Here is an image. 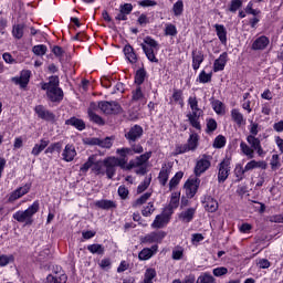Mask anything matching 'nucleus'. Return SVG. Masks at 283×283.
Returning <instances> with one entry per match:
<instances>
[{"label":"nucleus","instance_id":"nucleus-29","mask_svg":"<svg viewBox=\"0 0 283 283\" xmlns=\"http://www.w3.org/2000/svg\"><path fill=\"white\" fill-rule=\"evenodd\" d=\"M103 165L106 169L105 174H106L108 180H112V178H114V176H116V166L113 164L112 160H109V157L104 159Z\"/></svg>","mask_w":283,"mask_h":283},{"label":"nucleus","instance_id":"nucleus-41","mask_svg":"<svg viewBox=\"0 0 283 283\" xmlns=\"http://www.w3.org/2000/svg\"><path fill=\"white\" fill-rule=\"evenodd\" d=\"M151 154H153L151 150H149V151H146V153L137 156L135 158L136 166L137 167H143V166L147 165V163H149V158H151Z\"/></svg>","mask_w":283,"mask_h":283},{"label":"nucleus","instance_id":"nucleus-22","mask_svg":"<svg viewBox=\"0 0 283 283\" xmlns=\"http://www.w3.org/2000/svg\"><path fill=\"white\" fill-rule=\"evenodd\" d=\"M178 218L180 222H184V224H189V222H193V218H196V208H188L181 211L178 214Z\"/></svg>","mask_w":283,"mask_h":283},{"label":"nucleus","instance_id":"nucleus-16","mask_svg":"<svg viewBox=\"0 0 283 283\" xmlns=\"http://www.w3.org/2000/svg\"><path fill=\"white\" fill-rule=\"evenodd\" d=\"M61 159L64 163H73L74 158H76V147H74L72 144H66L64 149L62 150Z\"/></svg>","mask_w":283,"mask_h":283},{"label":"nucleus","instance_id":"nucleus-44","mask_svg":"<svg viewBox=\"0 0 283 283\" xmlns=\"http://www.w3.org/2000/svg\"><path fill=\"white\" fill-rule=\"evenodd\" d=\"M87 114H88L90 120L92 123H95V125H99V126L105 125V119H103V117H101V115L94 113V111L88 109Z\"/></svg>","mask_w":283,"mask_h":283},{"label":"nucleus","instance_id":"nucleus-53","mask_svg":"<svg viewBox=\"0 0 283 283\" xmlns=\"http://www.w3.org/2000/svg\"><path fill=\"white\" fill-rule=\"evenodd\" d=\"M172 12L175 17H180L182 12H185V2L182 0H178L176 3H174Z\"/></svg>","mask_w":283,"mask_h":283},{"label":"nucleus","instance_id":"nucleus-50","mask_svg":"<svg viewBox=\"0 0 283 283\" xmlns=\"http://www.w3.org/2000/svg\"><path fill=\"white\" fill-rule=\"evenodd\" d=\"M244 174H247V170H244V167L242 165H237L234 168V182H242V179L244 178Z\"/></svg>","mask_w":283,"mask_h":283},{"label":"nucleus","instance_id":"nucleus-34","mask_svg":"<svg viewBox=\"0 0 283 283\" xmlns=\"http://www.w3.org/2000/svg\"><path fill=\"white\" fill-rule=\"evenodd\" d=\"M86 249L93 255H105V245L101 243L88 244Z\"/></svg>","mask_w":283,"mask_h":283},{"label":"nucleus","instance_id":"nucleus-49","mask_svg":"<svg viewBox=\"0 0 283 283\" xmlns=\"http://www.w3.org/2000/svg\"><path fill=\"white\" fill-rule=\"evenodd\" d=\"M226 146H227V137H224L223 135H218L213 140L212 147L214 149H222Z\"/></svg>","mask_w":283,"mask_h":283},{"label":"nucleus","instance_id":"nucleus-14","mask_svg":"<svg viewBox=\"0 0 283 283\" xmlns=\"http://www.w3.org/2000/svg\"><path fill=\"white\" fill-rule=\"evenodd\" d=\"M201 205L208 213H216L220 208L218 200H216L211 195H203L201 197Z\"/></svg>","mask_w":283,"mask_h":283},{"label":"nucleus","instance_id":"nucleus-36","mask_svg":"<svg viewBox=\"0 0 283 283\" xmlns=\"http://www.w3.org/2000/svg\"><path fill=\"white\" fill-rule=\"evenodd\" d=\"M165 224H169V219L164 217V214H157L154 222L151 223L153 229H163Z\"/></svg>","mask_w":283,"mask_h":283},{"label":"nucleus","instance_id":"nucleus-12","mask_svg":"<svg viewBox=\"0 0 283 283\" xmlns=\"http://www.w3.org/2000/svg\"><path fill=\"white\" fill-rule=\"evenodd\" d=\"M200 178L193 177L188 178L184 185V189H186L187 198H195L196 193H198V189H200Z\"/></svg>","mask_w":283,"mask_h":283},{"label":"nucleus","instance_id":"nucleus-27","mask_svg":"<svg viewBox=\"0 0 283 283\" xmlns=\"http://www.w3.org/2000/svg\"><path fill=\"white\" fill-rule=\"evenodd\" d=\"M95 207L97 209H103L104 211H109V209H116L117 205L114 202V200L102 199L95 201Z\"/></svg>","mask_w":283,"mask_h":283},{"label":"nucleus","instance_id":"nucleus-63","mask_svg":"<svg viewBox=\"0 0 283 283\" xmlns=\"http://www.w3.org/2000/svg\"><path fill=\"white\" fill-rule=\"evenodd\" d=\"M11 262H14V255H0V266H8Z\"/></svg>","mask_w":283,"mask_h":283},{"label":"nucleus","instance_id":"nucleus-61","mask_svg":"<svg viewBox=\"0 0 283 283\" xmlns=\"http://www.w3.org/2000/svg\"><path fill=\"white\" fill-rule=\"evenodd\" d=\"M149 198H151V192H145L135 200V207H140V205H145V202H147Z\"/></svg>","mask_w":283,"mask_h":283},{"label":"nucleus","instance_id":"nucleus-38","mask_svg":"<svg viewBox=\"0 0 283 283\" xmlns=\"http://www.w3.org/2000/svg\"><path fill=\"white\" fill-rule=\"evenodd\" d=\"M51 52L54 54L55 59L59 60V63H65V50H63V46L53 45Z\"/></svg>","mask_w":283,"mask_h":283},{"label":"nucleus","instance_id":"nucleus-11","mask_svg":"<svg viewBox=\"0 0 283 283\" xmlns=\"http://www.w3.org/2000/svg\"><path fill=\"white\" fill-rule=\"evenodd\" d=\"M98 108L101 109V112H103V114L107 115H117L122 114L123 112V106H120V104L115 101H102L98 103Z\"/></svg>","mask_w":283,"mask_h":283},{"label":"nucleus","instance_id":"nucleus-52","mask_svg":"<svg viewBox=\"0 0 283 283\" xmlns=\"http://www.w3.org/2000/svg\"><path fill=\"white\" fill-rule=\"evenodd\" d=\"M189 151H191V149L189 148L188 144H178V145H176L172 155L180 156V155L187 154Z\"/></svg>","mask_w":283,"mask_h":283},{"label":"nucleus","instance_id":"nucleus-43","mask_svg":"<svg viewBox=\"0 0 283 283\" xmlns=\"http://www.w3.org/2000/svg\"><path fill=\"white\" fill-rule=\"evenodd\" d=\"M211 78H213V72L207 73V71L202 70L197 77V82L207 84L211 83Z\"/></svg>","mask_w":283,"mask_h":283},{"label":"nucleus","instance_id":"nucleus-15","mask_svg":"<svg viewBox=\"0 0 283 283\" xmlns=\"http://www.w3.org/2000/svg\"><path fill=\"white\" fill-rule=\"evenodd\" d=\"M171 169H174V164L171 163H165L161 165V169L157 177V180L161 187H167V182H169V176H171Z\"/></svg>","mask_w":283,"mask_h":283},{"label":"nucleus","instance_id":"nucleus-47","mask_svg":"<svg viewBox=\"0 0 283 283\" xmlns=\"http://www.w3.org/2000/svg\"><path fill=\"white\" fill-rule=\"evenodd\" d=\"M168 206H170L172 209H178V207H180V191H175L171 193Z\"/></svg>","mask_w":283,"mask_h":283},{"label":"nucleus","instance_id":"nucleus-20","mask_svg":"<svg viewBox=\"0 0 283 283\" xmlns=\"http://www.w3.org/2000/svg\"><path fill=\"white\" fill-rule=\"evenodd\" d=\"M228 62H229V53L227 52L221 53L219 57L213 62V72L224 71V67H227Z\"/></svg>","mask_w":283,"mask_h":283},{"label":"nucleus","instance_id":"nucleus-58","mask_svg":"<svg viewBox=\"0 0 283 283\" xmlns=\"http://www.w3.org/2000/svg\"><path fill=\"white\" fill-rule=\"evenodd\" d=\"M113 145L112 137L99 138L98 147H102V149H112Z\"/></svg>","mask_w":283,"mask_h":283},{"label":"nucleus","instance_id":"nucleus-57","mask_svg":"<svg viewBox=\"0 0 283 283\" xmlns=\"http://www.w3.org/2000/svg\"><path fill=\"white\" fill-rule=\"evenodd\" d=\"M270 166H271L272 171H277V169L280 167H282V164L280 163V155H277V154L272 155Z\"/></svg>","mask_w":283,"mask_h":283},{"label":"nucleus","instance_id":"nucleus-32","mask_svg":"<svg viewBox=\"0 0 283 283\" xmlns=\"http://www.w3.org/2000/svg\"><path fill=\"white\" fill-rule=\"evenodd\" d=\"M67 274L56 272L55 275L49 274L46 276V283H66Z\"/></svg>","mask_w":283,"mask_h":283},{"label":"nucleus","instance_id":"nucleus-18","mask_svg":"<svg viewBox=\"0 0 283 283\" xmlns=\"http://www.w3.org/2000/svg\"><path fill=\"white\" fill-rule=\"evenodd\" d=\"M191 56H192V70L195 72H198L202 63H205V52L200 50L198 51V49H195L191 52Z\"/></svg>","mask_w":283,"mask_h":283},{"label":"nucleus","instance_id":"nucleus-5","mask_svg":"<svg viewBox=\"0 0 283 283\" xmlns=\"http://www.w3.org/2000/svg\"><path fill=\"white\" fill-rule=\"evenodd\" d=\"M140 48L150 63H158V57H156V53L154 52V50H158L159 48L158 41H156V39L147 35L144 38V43L140 44Z\"/></svg>","mask_w":283,"mask_h":283},{"label":"nucleus","instance_id":"nucleus-17","mask_svg":"<svg viewBox=\"0 0 283 283\" xmlns=\"http://www.w3.org/2000/svg\"><path fill=\"white\" fill-rule=\"evenodd\" d=\"M156 253H158V244H153L150 248H144L138 253V260H140V262H146L147 260H151Z\"/></svg>","mask_w":283,"mask_h":283},{"label":"nucleus","instance_id":"nucleus-56","mask_svg":"<svg viewBox=\"0 0 283 283\" xmlns=\"http://www.w3.org/2000/svg\"><path fill=\"white\" fill-rule=\"evenodd\" d=\"M164 32H165V36H177L178 29L176 28L175 24L168 23L166 24Z\"/></svg>","mask_w":283,"mask_h":283},{"label":"nucleus","instance_id":"nucleus-62","mask_svg":"<svg viewBox=\"0 0 283 283\" xmlns=\"http://www.w3.org/2000/svg\"><path fill=\"white\" fill-rule=\"evenodd\" d=\"M117 193L122 200H127L129 197V189H127L125 185H122L118 187Z\"/></svg>","mask_w":283,"mask_h":283},{"label":"nucleus","instance_id":"nucleus-2","mask_svg":"<svg viewBox=\"0 0 283 283\" xmlns=\"http://www.w3.org/2000/svg\"><path fill=\"white\" fill-rule=\"evenodd\" d=\"M145 148L143 146H133L129 147H122L117 148L116 154L118 157H108L111 161H113L115 167H120V169H125L127 165V156H134L135 154H143Z\"/></svg>","mask_w":283,"mask_h":283},{"label":"nucleus","instance_id":"nucleus-30","mask_svg":"<svg viewBox=\"0 0 283 283\" xmlns=\"http://www.w3.org/2000/svg\"><path fill=\"white\" fill-rule=\"evenodd\" d=\"M50 145V139L42 138L40 139V144H35L31 150L32 156H40L44 149H48Z\"/></svg>","mask_w":283,"mask_h":283},{"label":"nucleus","instance_id":"nucleus-55","mask_svg":"<svg viewBox=\"0 0 283 283\" xmlns=\"http://www.w3.org/2000/svg\"><path fill=\"white\" fill-rule=\"evenodd\" d=\"M155 211H156V207L154 206V201H150L142 210V216H144V218H149V216H151V213H154Z\"/></svg>","mask_w":283,"mask_h":283},{"label":"nucleus","instance_id":"nucleus-4","mask_svg":"<svg viewBox=\"0 0 283 283\" xmlns=\"http://www.w3.org/2000/svg\"><path fill=\"white\" fill-rule=\"evenodd\" d=\"M188 105L190 106V109L192 113H189L187 115V118L189 120V125L193 127V129H197V132H202V124H200V116L205 114V112L198 106V97L190 96L188 98Z\"/></svg>","mask_w":283,"mask_h":283},{"label":"nucleus","instance_id":"nucleus-51","mask_svg":"<svg viewBox=\"0 0 283 283\" xmlns=\"http://www.w3.org/2000/svg\"><path fill=\"white\" fill-rule=\"evenodd\" d=\"M32 52L33 54H35V56H45V54H48V45L45 44L34 45L32 48Z\"/></svg>","mask_w":283,"mask_h":283},{"label":"nucleus","instance_id":"nucleus-54","mask_svg":"<svg viewBox=\"0 0 283 283\" xmlns=\"http://www.w3.org/2000/svg\"><path fill=\"white\" fill-rule=\"evenodd\" d=\"M242 0H231L230 6L228 7V11L232 12V14H235L240 8H242Z\"/></svg>","mask_w":283,"mask_h":283},{"label":"nucleus","instance_id":"nucleus-64","mask_svg":"<svg viewBox=\"0 0 283 283\" xmlns=\"http://www.w3.org/2000/svg\"><path fill=\"white\" fill-rule=\"evenodd\" d=\"M212 273L214 277H222V275H227V273H229V269H227L226 266H219L213 269Z\"/></svg>","mask_w":283,"mask_h":283},{"label":"nucleus","instance_id":"nucleus-9","mask_svg":"<svg viewBox=\"0 0 283 283\" xmlns=\"http://www.w3.org/2000/svg\"><path fill=\"white\" fill-rule=\"evenodd\" d=\"M231 174V157L226 156L221 163L218 165V182L219 185H222L223 182H227V179L229 178Z\"/></svg>","mask_w":283,"mask_h":283},{"label":"nucleus","instance_id":"nucleus-48","mask_svg":"<svg viewBox=\"0 0 283 283\" xmlns=\"http://www.w3.org/2000/svg\"><path fill=\"white\" fill-rule=\"evenodd\" d=\"M23 30H25V24H15L12 29V36L14 39L21 40L23 39Z\"/></svg>","mask_w":283,"mask_h":283},{"label":"nucleus","instance_id":"nucleus-45","mask_svg":"<svg viewBox=\"0 0 283 283\" xmlns=\"http://www.w3.org/2000/svg\"><path fill=\"white\" fill-rule=\"evenodd\" d=\"M196 283H217V282H216V277H213L211 273L203 272L198 276Z\"/></svg>","mask_w":283,"mask_h":283},{"label":"nucleus","instance_id":"nucleus-24","mask_svg":"<svg viewBox=\"0 0 283 283\" xmlns=\"http://www.w3.org/2000/svg\"><path fill=\"white\" fill-rule=\"evenodd\" d=\"M247 143L250 145L251 148H253L254 151L259 156H262L264 154V149L262 148V142H260V138L255 136H247Z\"/></svg>","mask_w":283,"mask_h":283},{"label":"nucleus","instance_id":"nucleus-23","mask_svg":"<svg viewBox=\"0 0 283 283\" xmlns=\"http://www.w3.org/2000/svg\"><path fill=\"white\" fill-rule=\"evenodd\" d=\"M269 43H271V40H269V36L266 35H261L254 40L252 43L251 49L254 51L258 50H266L269 48Z\"/></svg>","mask_w":283,"mask_h":283},{"label":"nucleus","instance_id":"nucleus-21","mask_svg":"<svg viewBox=\"0 0 283 283\" xmlns=\"http://www.w3.org/2000/svg\"><path fill=\"white\" fill-rule=\"evenodd\" d=\"M123 52L127 61L132 63V65L138 63V54L136 53V50H134V46H132V44H125Z\"/></svg>","mask_w":283,"mask_h":283},{"label":"nucleus","instance_id":"nucleus-37","mask_svg":"<svg viewBox=\"0 0 283 283\" xmlns=\"http://www.w3.org/2000/svg\"><path fill=\"white\" fill-rule=\"evenodd\" d=\"M184 177H185L184 171L181 170L177 171L169 181V191H174V189H176V187L180 185V180H182Z\"/></svg>","mask_w":283,"mask_h":283},{"label":"nucleus","instance_id":"nucleus-1","mask_svg":"<svg viewBox=\"0 0 283 283\" xmlns=\"http://www.w3.org/2000/svg\"><path fill=\"white\" fill-rule=\"evenodd\" d=\"M41 90L46 92V98L50 103H54L55 105H60L65 98V93L63 88H61V80L59 75H51L49 77V82L40 83Z\"/></svg>","mask_w":283,"mask_h":283},{"label":"nucleus","instance_id":"nucleus-26","mask_svg":"<svg viewBox=\"0 0 283 283\" xmlns=\"http://www.w3.org/2000/svg\"><path fill=\"white\" fill-rule=\"evenodd\" d=\"M65 125H70L71 127H74L75 129H77V132H83L86 127L85 120L73 116L69 119L65 120Z\"/></svg>","mask_w":283,"mask_h":283},{"label":"nucleus","instance_id":"nucleus-59","mask_svg":"<svg viewBox=\"0 0 283 283\" xmlns=\"http://www.w3.org/2000/svg\"><path fill=\"white\" fill-rule=\"evenodd\" d=\"M240 148H241V151L245 156H249L250 158H253L254 150H253V148H251V146H249V145H247V143L242 142L240 144Z\"/></svg>","mask_w":283,"mask_h":283},{"label":"nucleus","instance_id":"nucleus-39","mask_svg":"<svg viewBox=\"0 0 283 283\" xmlns=\"http://www.w3.org/2000/svg\"><path fill=\"white\" fill-rule=\"evenodd\" d=\"M171 98H172L174 103H178V105H180V107H185V97H184L182 90L174 88Z\"/></svg>","mask_w":283,"mask_h":283},{"label":"nucleus","instance_id":"nucleus-10","mask_svg":"<svg viewBox=\"0 0 283 283\" xmlns=\"http://www.w3.org/2000/svg\"><path fill=\"white\" fill-rule=\"evenodd\" d=\"M167 238V232L159 230L153 231L144 237H140V244H161Z\"/></svg>","mask_w":283,"mask_h":283},{"label":"nucleus","instance_id":"nucleus-6","mask_svg":"<svg viewBox=\"0 0 283 283\" xmlns=\"http://www.w3.org/2000/svg\"><path fill=\"white\" fill-rule=\"evenodd\" d=\"M143 134H145V130L143 129V126H140L138 124H135L128 130H125L124 138H126L128 145H130V147H128V149H132L134 146L143 147V145L136 144V143H138V140H140L143 138Z\"/></svg>","mask_w":283,"mask_h":283},{"label":"nucleus","instance_id":"nucleus-8","mask_svg":"<svg viewBox=\"0 0 283 283\" xmlns=\"http://www.w3.org/2000/svg\"><path fill=\"white\" fill-rule=\"evenodd\" d=\"M213 157H211V155H207L203 154L201 155L195 165V170L193 174L197 178H200V176H202V174H205L206 171H209V169H211V160Z\"/></svg>","mask_w":283,"mask_h":283},{"label":"nucleus","instance_id":"nucleus-28","mask_svg":"<svg viewBox=\"0 0 283 283\" xmlns=\"http://www.w3.org/2000/svg\"><path fill=\"white\" fill-rule=\"evenodd\" d=\"M146 78H147V70H145V67L138 69L134 75V85L143 87V83H145Z\"/></svg>","mask_w":283,"mask_h":283},{"label":"nucleus","instance_id":"nucleus-33","mask_svg":"<svg viewBox=\"0 0 283 283\" xmlns=\"http://www.w3.org/2000/svg\"><path fill=\"white\" fill-rule=\"evenodd\" d=\"M200 143V135L198 133H191L187 140V145L190 148V151H196Z\"/></svg>","mask_w":283,"mask_h":283},{"label":"nucleus","instance_id":"nucleus-42","mask_svg":"<svg viewBox=\"0 0 283 283\" xmlns=\"http://www.w3.org/2000/svg\"><path fill=\"white\" fill-rule=\"evenodd\" d=\"M218 129V122L214 118H207L206 119V134L211 136L213 132Z\"/></svg>","mask_w":283,"mask_h":283},{"label":"nucleus","instance_id":"nucleus-46","mask_svg":"<svg viewBox=\"0 0 283 283\" xmlns=\"http://www.w3.org/2000/svg\"><path fill=\"white\" fill-rule=\"evenodd\" d=\"M157 275H158V273L156 272V269L148 268L144 274V282L154 283V280Z\"/></svg>","mask_w":283,"mask_h":283},{"label":"nucleus","instance_id":"nucleus-13","mask_svg":"<svg viewBox=\"0 0 283 283\" xmlns=\"http://www.w3.org/2000/svg\"><path fill=\"white\" fill-rule=\"evenodd\" d=\"M33 111L41 120H45L46 123H54L56 120V115L41 104L36 105Z\"/></svg>","mask_w":283,"mask_h":283},{"label":"nucleus","instance_id":"nucleus-3","mask_svg":"<svg viewBox=\"0 0 283 283\" xmlns=\"http://www.w3.org/2000/svg\"><path fill=\"white\" fill-rule=\"evenodd\" d=\"M39 209H41V203H39V200H35L28 209L14 212L12 218L17 220V222H24L25 227H32V224H34L33 218L35 213H39Z\"/></svg>","mask_w":283,"mask_h":283},{"label":"nucleus","instance_id":"nucleus-40","mask_svg":"<svg viewBox=\"0 0 283 283\" xmlns=\"http://www.w3.org/2000/svg\"><path fill=\"white\" fill-rule=\"evenodd\" d=\"M61 151H63V142H55L46 147L44 154H61Z\"/></svg>","mask_w":283,"mask_h":283},{"label":"nucleus","instance_id":"nucleus-25","mask_svg":"<svg viewBox=\"0 0 283 283\" xmlns=\"http://www.w3.org/2000/svg\"><path fill=\"white\" fill-rule=\"evenodd\" d=\"M231 119L238 125V127H242V125H247V119L244 115L240 112L239 108H232L230 112Z\"/></svg>","mask_w":283,"mask_h":283},{"label":"nucleus","instance_id":"nucleus-7","mask_svg":"<svg viewBox=\"0 0 283 283\" xmlns=\"http://www.w3.org/2000/svg\"><path fill=\"white\" fill-rule=\"evenodd\" d=\"M103 161L96 160V155H91L86 163L80 167L81 174H87L92 169L93 174L101 176L103 174Z\"/></svg>","mask_w":283,"mask_h":283},{"label":"nucleus","instance_id":"nucleus-35","mask_svg":"<svg viewBox=\"0 0 283 283\" xmlns=\"http://www.w3.org/2000/svg\"><path fill=\"white\" fill-rule=\"evenodd\" d=\"M143 98H145V93L143 92V86H136L132 91L130 103H138V102L143 101Z\"/></svg>","mask_w":283,"mask_h":283},{"label":"nucleus","instance_id":"nucleus-60","mask_svg":"<svg viewBox=\"0 0 283 283\" xmlns=\"http://www.w3.org/2000/svg\"><path fill=\"white\" fill-rule=\"evenodd\" d=\"M212 109L216 114H222L224 112V104L220 99H216L212 102Z\"/></svg>","mask_w":283,"mask_h":283},{"label":"nucleus","instance_id":"nucleus-31","mask_svg":"<svg viewBox=\"0 0 283 283\" xmlns=\"http://www.w3.org/2000/svg\"><path fill=\"white\" fill-rule=\"evenodd\" d=\"M216 34L222 45H227V28L224 24H214Z\"/></svg>","mask_w":283,"mask_h":283},{"label":"nucleus","instance_id":"nucleus-19","mask_svg":"<svg viewBox=\"0 0 283 283\" xmlns=\"http://www.w3.org/2000/svg\"><path fill=\"white\" fill-rule=\"evenodd\" d=\"M30 76H32V71L25 70L21 72L19 77H12V82L20 87L25 88L30 83Z\"/></svg>","mask_w":283,"mask_h":283}]
</instances>
